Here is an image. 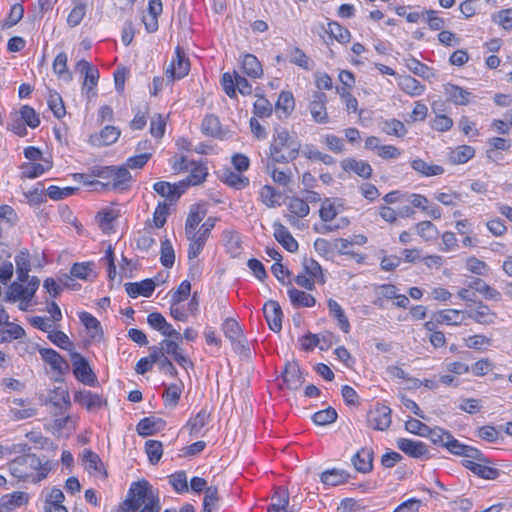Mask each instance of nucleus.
I'll use <instances>...</instances> for the list:
<instances>
[{
	"label": "nucleus",
	"instance_id": "1",
	"mask_svg": "<svg viewBox=\"0 0 512 512\" xmlns=\"http://www.w3.org/2000/svg\"><path fill=\"white\" fill-rule=\"evenodd\" d=\"M160 512V499L158 493L146 480L133 482L126 499L121 503L122 512Z\"/></svg>",
	"mask_w": 512,
	"mask_h": 512
},
{
	"label": "nucleus",
	"instance_id": "42",
	"mask_svg": "<svg viewBox=\"0 0 512 512\" xmlns=\"http://www.w3.org/2000/svg\"><path fill=\"white\" fill-rule=\"evenodd\" d=\"M202 132L211 137H218L221 134V124L218 117L214 115L206 116L201 125Z\"/></svg>",
	"mask_w": 512,
	"mask_h": 512
},
{
	"label": "nucleus",
	"instance_id": "46",
	"mask_svg": "<svg viewBox=\"0 0 512 512\" xmlns=\"http://www.w3.org/2000/svg\"><path fill=\"white\" fill-rule=\"evenodd\" d=\"M47 102L50 110L56 118L60 119L64 117L66 110L62 97L59 93L50 91Z\"/></svg>",
	"mask_w": 512,
	"mask_h": 512
},
{
	"label": "nucleus",
	"instance_id": "40",
	"mask_svg": "<svg viewBox=\"0 0 512 512\" xmlns=\"http://www.w3.org/2000/svg\"><path fill=\"white\" fill-rule=\"evenodd\" d=\"M461 311L456 309H448L439 311L434 314L433 319H435V322L438 324L446 323L448 325H460L462 320H459V315Z\"/></svg>",
	"mask_w": 512,
	"mask_h": 512
},
{
	"label": "nucleus",
	"instance_id": "31",
	"mask_svg": "<svg viewBox=\"0 0 512 512\" xmlns=\"http://www.w3.org/2000/svg\"><path fill=\"white\" fill-rule=\"evenodd\" d=\"M328 308L330 314L337 320L341 330L345 333H348L350 329V323L341 306L337 303V301L329 299Z\"/></svg>",
	"mask_w": 512,
	"mask_h": 512
},
{
	"label": "nucleus",
	"instance_id": "64",
	"mask_svg": "<svg viewBox=\"0 0 512 512\" xmlns=\"http://www.w3.org/2000/svg\"><path fill=\"white\" fill-rule=\"evenodd\" d=\"M86 13V6L83 3L76 5L67 17V23L70 27H76L80 24Z\"/></svg>",
	"mask_w": 512,
	"mask_h": 512
},
{
	"label": "nucleus",
	"instance_id": "6",
	"mask_svg": "<svg viewBox=\"0 0 512 512\" xmlns=\"http://www.w3.org/2000/svg\"><path fill=\"white\" fill-rule=\"evenodd\" d=\"M189 70L190 63L186 58L184 51L178 46L175 50V58L166 68L165 75L169 82H173L185 77Z\"/></svg>",
	"mask_w": 512,
	"mask_h": 512
},
{
	"label": "nucleus",
	"instance_id": "7",
	"mask_svg": "<svg viewBox=\"0 0 512 512\" xmlns=\"http://www.w3.org/2000/svg\"><path fill=\"white\" fill-rule=\"evenodd\" d=\"M392 410L384 404H376L373 409L368 412L367 422L369 427L378 431H385L391 425Z\"/></svg>",
	"mask_w": 512,
	"mask_h": 512
},
{
	"label": "nucleus",
	"instance_id": "8",
	"mask_svg": "<svg viewBox=\"0 0 512 512\" xmlns=\"http://www.w3.org/2000/svg\"><path fill=\"white\" fill-rule=\"evenodd\" d=\"M397 447L403 453L412 458H431L427 445L420 441H414L407 438H399L397 440Z\"/></svg>",
	"mask_w": 512,
	"mask_h": 512
},
{
	"label": "nucleus",
	"instance_id": "21",
	"mask_svg": "<svg viewBox=\"0 0 512 512\" xmlns=\"http://www.w3.org/2000/svg\"><path fill=\"white\" fill-rule=\"evenodd\" d=\"M444 93L447 96V100L456 105H467L471 96L469 91L451 83L444 85Z\"/></svg>",
	"mask_w": 512,
	"mask_h": 512
},
{
	"label": "nucleus",
	"instance_id": "41",
	"mask_svg": "<svg viewBox=\"0 0 512 512\" xmlns=\"http://www.w3.org/2000/svg\"><path fill=\"white\" fill-rule=\"evenodd\" d=\"M53 71L66 81L72 80V73L67 69V55L64 52L59 53L55 57L53 61Z\"/></svg>",
	"mask_w": 512,
	"mask_h": 512
},
{
	"label": "nucleus",
	"instance_id": "30",
	"mask_svg": "<svg viewBox=\"0 0 512 512\" xmlns=\"http://www.w3.org/2000/svg\"><path fill=\"white\" fill-rule=\"evenodd\" d=\"M243 72L252 78H259L263 74L261 63L252 54H246L242 61Z\"/></svg>",
	"mask_w": 512,
	"mask_h": 512
},
{
	"label": "nucleus",
	"instance_id": "20",
	"mask_svg": "<svg viewBox=\"0 0 512 512\" xmlns=\"http://www.w3.org/2000/svg\"><path fill=\"white\" fill-rule=\"evenodd\" d=\"M272 500H276V502L271 503L267 512H294L289 509V492L287 488L277 487L272 496Z\"/></svg>",
	"mask_w": 512,
	"mask_h": 512
},
{
	"label": "nucleus",
	"instance_id": "39",
	"mask_svg": "<svg viewBox=\"0 0 512 512\" xmlns=\"http://www.w3.org/2000/svg\"><path fill=\"white\" fill-rule=\"evenodd\" d=\"M156 193H158L160 196L170 200V201H176L180 198V193L177 191V188L175 185H172L169 182L166 181H159L156 182L153 186Z\"/></svg>",
	"mask_w": 512,
	"mask_h": 512
},
{
	"label": "nucleus",
	"instance_id": "49",
	"mask_svg": "<svg viewBox=\"0 0 512 512\" xmlns=\"http://www.w3.org/2000/svg\"><path fill=\"white\" fill-rule=\"evenodd\" d=\"M25 330L17 324H8L6 329L0 330V343L10 342L13 339L22 338Z\"/></svg>",
	"mask_w": 512,
	"mask_h": 512
},
{
	"label": "nucleus",
	"instance_id": "2",
	"mask_svg": "<svg viewBox=\"0 0 512 512\" xmlns=\"http://www.w3.org/2000/svg\"><path fill=\"white\" fill-rule=\"evenodd\" d=\"M300 149L301 143L295 133H290L280 126L274 128L269 147L270 161L287 164L298 157Z\"/></svg>",
	"mask_w": 512,
	"mask_h": 512
},
{
	"label": "nucleus",
	"instance_id": "11",
	"mask_svg": "<svg viewBox=\"0 0 512 512\" xmlns=\"http://www.w3.org/2000/svg\"><path fill=\"white\" fill-rule=\"evenodd\" d=\"M207 209L200 204H195L190 207L186 223H185V235L186 238H193L196 233V229L201 221L205 218Z\"/></svg>",
	"mask_w": 512,
	"mask_h": 512
},
{
	"label": "nucleus",
	"instance_id": "35",
	"mask_svg": "<svg viewBox=\"0 0 512 512\" xmlns=\"http://www.w3.org/2000/svg\"><path fill=\"white\" fill-rule=\"evenodd\" d=\"M475 155V149L469 145H460L450 154V161L453 164H464Z\"/></svg>",
	"mask_w": 512,
	"mask_h": 512
},
{
	"label": "nucleus",
	"instance_id": "22",
	"mask_svg": "<svg viewBox=\"0 0 512 512\" xmlns=\"http://www.w3.org/2000/svg\"><path fill=\"white\" fill-rule=\"evenodd\" d=\"M274 237L275 239L289 252H295L298 249V243L293 238L287 228L279 223H274Z\"/></svg>",
	"mask_w": 512,
	"mask_h": 512
},
{
	"label": "nucleus",
	"instance_id": "24",
	"mask_svg": "<svg viewBox=\"0 0 512 512\" xmlns=\"http://www.w3.org/2000/svg\"><path fill=\"white\" fill-rule=\"evenodd\" d=\"M466 314L468 318L483 325L493 324L496 318V314L492 312L490 308L487 305L483 304L482 302L479 303L476 309L471 310Z\"/></svg>",
	"mask_w": 512,
	"mask_h": 512
},
{
	"label": "nucleus",
	"instance_id": "12",
	"mask_svg": "<svg viewBox=\"0 0 512 512\" xmlns=\"http://www.w3.org/2000/svg\"><path fill=\"white\" fill-rule=\"evenodd\" d=\"M39 353L42 359L58 374L63 375L68 372V362L54 349L41 348L39 349Z\"/></svg>",
	"mask_w": 512,
	"mask_h": 512
},
{
	"label": "nucleus",
	"instance_id": "33",
	"mask_svg": "<svg viewBox=\"0 0 512 512\" xmlns=\"http://www.w3.org/2000/svg\"><path fill=\"white\" fill-rule=\"evenodd\" d=\"M348 473L340 469L326 470L321 474V481L326 485L337 486L347 481Z\"/></svg>",
	"mask_w": 512,
	"mask_h": 512
},
{
	"label": "nucleus",
	"instance_id": "62",
	"mask_svg": "<svg viewBox=\"0 0 512 512\" xmlns=\"http://www.w3.org/2000/svg\"><path fill=\"white\" fill-rule=\"evenodd\" d=\"M406 67L415 75H418L423 78H428L429 76L426 75L427 72L430 71V68L420 62L419 60L409 57L404 60Z\"/></svg>",
	"mask_w": 512,
	"mask_h": 512
},
{
	"label": "nucleus",
	"instance_id": "14",
	"mask_svg": "<svg viewBox=\"0 0 512 512\" xmlns=\"http://www.w3.org/2000/svg\"><path fill=\"white\" fill-rule=\"evenodd\" d=\"M74 401L89 411H96L102 406L107 405V401L100 395L86 390L76 392L74 395Z\"/></svg>",
	"mask_w": 512,
	"mask_h": 512
},
{
	"label": "nucleus",
	"instance_id": "26",
	"mask_svg": "<svg viewBox=\"0 0 512 512\" xmlns=\"http://www.w3.org/2000/svg\"><path fill=\"white\" fill-rule=\"evenodd\" d=\"M398 86L403 92L411 96H419L425 90L424 85L410 75L400 76Z\"/></svg>",
	"mask_w": 512,
	"mask_h": 512
},
{
	"label": "nucleus",
	"instance_id": "23",
	"mask_svg": "<svg viewBox=\"0 0 512 512\" xmlns=\"http://www.w3.org/2000/svg\"><path fill=\"white\" fill-rule=\"evenodd\" d=\"M373 451L363 448L352 457V463L355 469L361 473H368L372 470Z\"/></svg>",
	"mask_w": 512,
	"mask_h": 512
},
{
	"label": "nucleus",
	"instance_id": "9",
	"mask_svg": "<svg viewBox=\"0 0 512 512\" xmlns=\"http://www.w3.org/2000/svg\"><path fill=\"white\" fill-rule=\"evenodd\" d=\"M264 317L269 325V328L274 332H280L282 329V309L279 303L275 300H269L263 307Z\"/></svg>",
	"mask_w": 512,
	"mask_h": 512
},
{
	"label": "nucleus",
	"instance_id": "27",
	"mask_svg": "<svg viewBox=\"0 0 512 512\" xmlns=\"http://www.w3.org/2000/svg\"><path fill=\"white\" fill-rule=\"evenodd\" d=\"M411 167L417 173L425 177L441 175L444 173V168L442 166L436 164H428L420 158L414 159L411 162Z\"/></svg>",
	"mask_w": 512,
	"mask_h": 512
},
{
	"label": "nucleus",
	"instance_id": "52",
	"mask_svg": "<svg viewBox=\"0 0 512 512\" xmlns=\"http://www.w3.org/2000/svg\"><path fill=\"white\" fill-rule=\"evenodd\" d=\"M289 211L297 217L304 218L309 212L310 208L306 201L299 197H293L288 204Z\"/></svg>",
	"mask_w": 512,
	"mask_h": 512
},
{
	"label": "nucleus",
	"instance_id": "63",
	"mask_svg": "<svg viewBox=\"0 0 512 512\" xmlns=\"http://www.w3.org/2000/svg\"><path fill=\"white\" fill-rule=\"evenodd\" d=\"M76 187H65L60 188L58 186L51 185L47 188V195L53 200L64 199L77 191Z\"/></svg>",
	"mask_w": 512,
	"mask_h": 512
},
{
	"label": "nucleus",
	"instance_id": "47",
	"mask_svg": "<svg viewBox=\"0 0 512 512\" xmlns=\"http://www.w3.org/2000/svg\"><path fill=\"white\" fill-rule=\"evenodd\" d=\"M28 502V494L24 492H14L10 495H5L1 498V507L11 509L19 507Z\"/></svg>",
	"mask_w": 512,
	"mask_h": 512
},
{
	"label": "nucleus",
	"instance_id": "59",
	"mask_svg": "<svg viewBox=\"0 0 512 512\" xmlns=\"http://www.w3.org/2000/svg\"><path fill=\"white\" fill-rule=\"evenodd\" d=\"M405 429L410 433H413V434H416V435H419L422 437H427L431 428L429 426H427L426 424L422 423L420 420L410 418L409 420H407L405 422Z\"/></svg>",
	"mask_w": 512,
	"mask_h": 512
},
{
	"label": "nucleus",
	"instance_id": "19",
	"mask_svg": "<svg viewBox=\"0 0 512 512\" xmlns=\"http://www.w3.org/2000/svg\"><path fill=\"white\" fill-rule=\"evenodd\" d=\"M282 377L287 387L292 390L299 389L304 383V379H302L299 366L296 362H288L286 364Z\"/></svg>",
	"mask_w": 512,
	"mask_h": 512
},
{
	"label": "nucleus",
	"instance_id": "10",
	"mask_svg": "<svg viewBox=\"0 0 512 512\" xmlns=\"http://www.w3.org/2000/svg\"><path fill=\"white\" fill-rule=\"evenodd\" d=\"M326 101L327 96L325 93L319 91L313 93L309 110L313 120L317 123L326 124L328 122L329 118L325 107Z\"/></svg>",
	"mask_w": 512,
	"mask_h": 512
},
{
	"label": "nucleus",
	"instance_id": "3",
	"mask_svg": "<svg viewBox=\"0 0 512 512\" xmlns=\"http://www.w3.org/2000/svg\"><path fill=\"white\" fill-rule=\"evenodd\" d=\"M29 469L38 471L37 476L32 479L34 483H38L47 477L52 469V465L48 460L42 462L35 454L18 456L9 463L10 473L20 480H26L29 477Z\"/></svg>",
	"mask_w": 512,
	"mask_h": 512
},
{
	"label": "nucleus",
	"instance_id": "57",
	"mask_svg": "<svg viewBox=\"0 0 512 512\" xmlns=\"http://www.w3.org/2000/svg\"><path fill=\"white\" fill-rule=\"evenodd\" d=\"M279 197L281 193L270 185L263 186L260 191V199L267 207H275Z\"/></svg>",
	"mask_w": 512,
	"mask_h": 512
},
{
	"label": "nucleus",
	"instance_id": "36",
	"mask_svg": "<svg viewBox=\"0 0 512 512\" xmlns=\"http://www.w3.org/2000/svg\"><path fill=\"white\" fill-rule=\"evenodd\" d=\"M52 168V162L43 160V163H27L22 166V173L27 178H35Z\"/></svg>",
	"mask_w": 512,
	"mask_h": 512
},
{
	"label": "nucleus",
	"instance_id": "58",
	"mask_svg": "<svg viewBox=\"0 0 512 512\" xmlns=\"http://www.w3.org/2000/svg\"><path fill=\"white\" fill-rule=\"evenodd\" d=\"M169 482L173 486L176 492L185 493L188 492L187 476L184 471H178L169 476Z\"/></svg>",
	"mask_w": 512,
	"mask_h": 512
},
{
	"label": "nucleus",
	"instance_id": "48",
	"mask_svg": "<svg viewBox=\"0 0 512 512\" xmlns=\"http://www.w3.org/2000/svg\"><path fill=\"white\" fill-rule=\"evenodd\" d=\"M145 451L151 464H157L163 454V445L160 441L148 440L145 443Z\"/></svg>",
	"mask_w": 512,
	"mask_h": 512
},
{
	"label": "nucleus",
	"instance_id": "28",
	"mask_svg": "<svg viewBox=\"0 0 512 512\" xmlns=\"http://www.w3.org/2000/svg\"><path fill=\"white\" fill-rule=\"evenodd\" d=\"M219 178L222 182L235 189H243L249 185V179L247 177L235 173L229 168L224 169Z\"/></svg>",
	"mask_w": 512,
	"mask_h": 512
},
{
	"label": "nucleus",
	"instance_id": "55",
	"mask_svg": "<svg viewBox=\"0 0 512 512\" xmlns=\"http://www.w3.org/2000/svg\"><path fill=\"white\" fill-rule=\"evenodd\" d=\"M275 164L276 163H273L272 161H268L266 165L267 172L270 174L274 182L282 186H286L290 182L291 176L285 171L278 170Z\"/></svg>",
	"mask_w": 512,
	"mask_h": 512
},
{
	"label": "nucleus",
	"instance_id": "4",
	"mask_svg": "<svg viewBox=\"0 0 512 512\" xmlns=\"http://www.w3.org/2000/svg\"><path fill=\"white\" fill-rule=\"evenodd\" d=\"M70 359L75 378L86 385L93 387L96 386L98 382L97 377L91 369L88 361L76 351H71Z\"/></svg>",
	"mask_w": 512,
	"mask_h": 512
},
{
	"label": "nucleus",
	"instance_id": "17",
	"mask_svg": "<svg viewBox=\"0 0 512 512\" xmlns=\"http://www.w3.org/2000/svg\"><path fill=\"white\" fill-rule=\"evenodd\" d=\"M155 287L156 283L153 279H145L140 282H128L125 284V290L132 298H136L139 295L150 297L154 292Z\"/></svg>",
	"mask_w": 512,
	"mask_h": 512
},
{
	"label": "nucleus",
	"instance_id": "29",
	"mask_svg": "<svg viewBox=\"0 0 512 512\" xmlns=\"http://www.w3.org/2000/svg\"><path fill=\"white\" fill-rule=\"evenodd\" d=\"M288 295L291 303L295 307H312L315 305V298L304 291H300L294 287H291L288 290Z\"/></svg>",
	"mask_w": 512,
	"mask_h": 512
},
{
	"label": "nucleus",
	"instance_id": "54",
	"mask_svg": "<svg viewBox=\"0 0 512 512\" xmlns=\"http://www.w3.org/2000/svg\"><path fill=\"white\" fill-rule=\"evenodd\" d=\"M161 264L166 268H171L175 262V252L171 242L166 239L161 242Z\"/></svg>",
	"mask_w": 512,
	"mask_h": 512
},
{
	"label": "nucleus",
	"instance_id": "34",
	"mask_svg": "<svg viewBox=\"0 0 512 512\" xmlns=\"http://www.w3.org/2000/svg\"><path fill=\"white\" fill-rule=\"evenodd\" d=\"M326 33H328L332 38L337 40L340 43H348L351 38V34L349 30L338 22L330 21L327 24V28L325 29Z\"/></svg>",
	"mask_w": 512,
	"mask_h": 512
},
{
	"label": "nucleus",
	"instance_id": "45",
	"mask_svg": "<svg viewBox=\"0 0 512 512\" xmlns=\"http://www.w3.org/2000/svg\"><path fill=\"white\" fill-rule=\"evenodd\" d=\"M210 414L202 409L198 414L190 419L186 425L189 428V432L191 435H197L200 430L207 424Z\"/></svg>",
	"mask_w": 512,
	"mask_h": 512
},
{
	"label": "nucleus",
	"instance_id": "25",
	"mask_svg": "<svg viewBox=\"0 0 512 512\" xmlns=\"http://www.w3.org/2000/svg\"><path fill=\"white\" fill-rule=\"evenodd\" d=\"M52 404L59 411L66 410L70 407L69 393L66 389L57 387L49 392V396L45 404Z\"/></svg>",
	"mask_w": 512,
	"mask_h": 512
},
{
	"label": "nucleus",
	"instance_id": "51",
	"mask_svg": "<svg viewBox=\"0 0 512 512\" xmlns=\"http://www.w3.org/2000/svg\"><path fill=\"white\" fill-rule=\"evenodd\" d=\"M289 60L291 63L302 67L305 70H311L313 62L310 58L298 47H294L290 53Z\"/></svg>",
	"mask_w": 512,
	"mask_h": 512
},
{
	"label": "nucleus",
	"instance_id": "18",
	"mask_svg": "<svg viewBox=\"0 0 512 512\" xmlns=\"http://www.w3.org/2000/svg\"><path fill=\"white\" fill-rule=\"evenodd\" d=\"M341 167L344 171L354 172L364 179H369L372 176V167L366 161L347 158L341 161Z\"/></svg>",
	"mask_w": 512,
	"mask_h": 512
},
{
	"label": "nucleus",
	"instance_id": "60",
	"mask_svg": "<svg viewBox=\"0 0 512 512\" xmlns=\"http://www.w3.org/2000/svg\"><path fill=\"white\" fill-rule=\"evenodd\" d=\"M492 20L498 23L504 30H512V8L503 9L494 14Z\"/></svg>",
	"mask_w": 512,
	"mask_h": 512
},
{
	"label": "nucleus",
	"instance_id": "61",
	"mask_svg": "<svg viewBox=\"0 0 512 512\" xmlns=\"http://www.w3.org/2000/svg\"><path fill=\"white\" fill-rule=\"evenodd\" d=\"M48 339L58 347L72 351L73 344L70 342L68 336L62 331H50Z\"/></svg>",
	"mask_w": 512,
	"mask_h": 512
},
{
	"label": "nucleus",
	"instance_id": "37",
	"mask_svg": "<svg viewBox=\"0 0 512 512\" xmlns=\"http://www.w3.org/2000/svg\"><path fill=\"white\" fill-rule=\"evenodd\" d=\"M294 97L289 91H282L275 105L276 112H282L287 117L294 110Z\"/></svg>",
	"mask_w": 512,
	"mask_h": 512
},
{
	"label": "nucleus",
	"instance_id": "38",
	"mask_svg": "<svg viewBox=\"0 0 512 512\" xmlns=\"http://www.w3.org/2000/svg\"><path fill=\"white\" fill-rule=\"evenodd\" d=\"M163 424V420L146 417L138 423L136 430L141 436L153 435L160 429V425Z\"/></svg>",
	"mask_w": 512,
	"mask_h": 512
},
{
	"label": "nucleus",
	"instance_id": "5",
	"mask_svg": "<svg viewBox=\"0 0 512 512\" xmlns=\"http://www.w3.org/2000/svg\"><path fill=\"white\" fill-rule=\"evenodd\" d=\"M447 439L448 440L445 442V448L450 453L456 456L471 458L477 460L478 462H489V460L479 449L460 443L456 438H454L453 435H448Z\"/></svg>",
	"mask_w": 512,
	"mask_h": 512
},
{
	"label": "nucleus",
	"instance_id": "44",
	"mask_svg": "<svg viewBox=\"0 0 512 512\" xmlns=\"http://www.w3.org/2000/svg\"><path fill=\"white\" fill-rule=\"evenodd\" d=\"M382 131L399 138L404 137L407 133L405 125L397 119L385 120L382 125Z\"/></svg>",
	"mask_w": 512,
	"mask_h": 512
},
{
	"label": "nucleus",
	"instance_id": "43",
	"mask_svg": "<svg viewBox=\"0 0 512 512\" xmlns=\"http://www.w3.org/2000/svg\"><path fill=\"white\" fill-rule=\"evenodd\" d=\"M79 318L85 328L91 332V336L95 338L96 336H102L103 332L101 329L100 322L90 313L88 312H81L79 315Z\"/></svg>",
	"mask_w": 512,
	"mask_h": 512
},
{
	"label": "nucleus",
	"instance_id": "50",
	"mask_svg": "<svg viewBox=\"0 0 512 512\" xmlns=\"http://www.w3.org/2000/svg\"><path fill=\"white\" fill-rule=\"evenodd\" d=\"M337 419V412L334 408L328 407L324 410L316 412L312 416V420L316 425L324 426L335 422Z\"/></svg>",
	"mask_w": 512,
	"mask_h": 512
},
{
	"label": "nucleus",
	"instance_id": "13",
	"mask_svg": "<svg viewBox=\"0 0 512 512\" xmlns=\"http://www.w3.org/2000/svg\"><path fill=\"white\" fill-rule=\"evenodd\" d=\"M222 329L226 337H228L231 340V342L235 345L236 350H240L241 352L249 350L248 348H246L244 344L242 330L236 320L227 318L223 323Z\"/></svg>",
	"mask_w": 512,
	"mask_h": 512
},
{
	"label": "nucleus",
	"instance_id": "15",
	"mask_svg": "<svg viewBox=\"0 0 512 512\" xmlns=\"http://www.w3.org/2000/svg\"><path fill=\"white\" fill-rule=\"evenodd\" d=\"M131 180V173L126 166H121L118 168L113 167L112 181H108L106 183L103 182L102 188L124 190L127 189Z\"/></svg>",
	"mask_w": 512,
	"mask_h": 512
},
{
	"label": "nucleus",
	"instance_id": "53",
	"mask_svg": "<svg viewBox=\"0 0 512 512\" xmlns=\"http://www.w3.org/2000/svg\"><path fill=\"white\" fill-rule=\"evenodd\" d=\"M182 393V384H171L166 387L165 391L163 392V399L167 406L175 407L178 404V401L180 399Z\"/></svg>",
	"mask_w": 512,
	"mask_h": 512
},
{
	"label": "nucleus",
	"instance_id": "32",
	"mask_svg": "<svg viewBox=\"0 0 512 512\" xmlns=\"http://www.w3.org/2000/svg\"><path fill=\"white\" fill-rule=\"evenodd\" d=\"M83 460L86 463V470L92 473H103L104 477L107 476L106 471L103 469V463L100 457L91 450H85Z\"/></svg>",
	"mask_w": 512,
	"mask_h": 512
},
{
	"label": "nucleus",
	"instance_id": "56",
	"mask_svg": "<svg viewBox=\"0 0 512 512\" xmlns=\"http://www.w3.org/2000/svg\"><path fill=\"white\" fill-rule=\"evenodd\" d=\"M21 120L30 128H36L40 124L39 115L36 113L34 108L28 105H24L20 109Z\"/></svg>",
	"mask_w": 512,
	"mask_h": 512
},
{
	"label": "nucleus",
	"instance_id": "16",
	"mask_svg": "<svg viewBox=\"0 0 512 512\" xmlns=\"http://www.w3.org/2000/svg\"><path fill=\"white\" fill-rule=\"evenodd\" d=\"M120 136V130L111 125L105 126L99 134L91 135L89 142L94 146H108L115 143Z\"/></svg>",
	"mask_w": 512,
	"mask_h": 512
}]
</instances>
